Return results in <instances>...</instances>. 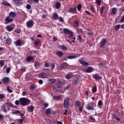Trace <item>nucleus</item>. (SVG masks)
<instances>
[{
  "instance_id": "nucleus-1",
  "label": "nucleus",
  "mask_w": 124,
  "mask_h": 124,
  "mask_svg": "<svg viewBox=\"0 0 124 124\" xmlns=\"http://www.w3.org/2000/svg\"><path fill=\"white\" fill-rule=\"evenodd\" d=\"M19 102L22 106H27L31 103V101L26 98H21L19 99Z\"/></svg>"
},
{
  "instance_id": "nucleus-2",
  "label": "nucleus",
  "mask_w": 124,
  "mask_h": 124,
  "mask_svg": "<svg viewBox=\"0 0 124 124\" xmlns=\"http://www.w3.org/2000/svg\"><path fill=\"white\" fill-rule=\"evenodd\" d=\"M14 21V19L11 18L9 16H7L4 20V24L5 25H7V24H10V23H11Z\"/></svg>"
},
{
  "instance_id": "nucleus-3",
  "label": "nucleus",
  "mask_w": 124,
  "mask_h": 124,
  "mask_svg": "<svg viewBox=\"0 0 124 124\" xmlns=\"http://www.w3.org/2000/svg\"><path fill=\"white\" fill-rule=\"evenodd\" d=\"M63 33L64 34H70V37H72L73 36V34L71 31L68 29L65 28L63 30Z\"/></svg>"
},
{
  "instance_id": "nucleus-4",
  "label": "nucleus",
  "mask_w": 124,
  "mask_h": 124,
  "mask_svg": "<svg viewBox=\"0 0 124 124\" xmlns=\"http://www.w3.org/2000/svg\"><path fill=\"white\" fill-rule=\"evenodd\" d=\"M69 104V98H66L64 100L63 106L65 109H68V105Z\"/></svg>"
},
{
  "instance_id": "nucleus-5",
  "label": "nucleus",
  "mask_w": 124,
  "mask_h": 124,
  "mask_svg": "<svg viewBox=\"0 0 124 124\" xmlns=\"http://www.w3.org/2000/svg\"><path fill=\"white\" fill-rule=\"evenodd\" d=\"M34 25V21L31 20H29L26 22V26L27 28H32V27H33Z\"/></svg>"
},
{
  "instance_id": "nucleus-6",
  "label": "nucleus",
  "mask_w": 124,
  "mask_h": 124,
  "mask_svg": "<svg viewBox=\"0 0 124 124\" xmlns=\"http://www.w3.org/2000/svg\"><path fill=\"white\" fill-rule=\"evenodd\" d=\"M2 82L3 83V84H9L10 83V78L8 77H4L2 79Z\"/></svg>"
},
{
  "instance_id": "nucleus-7",
  "label": "nucleus",
  "mask_w": 124,
  "mask_h": 124,
  "mask_svg": "<svg viewBox=\"0 0 124 124\" xmlns=\"http://www.w3.org/2000/svg\"><path fill=\"white\" fill-rule=\"evenodd\" d=\"M87 108L88 110H94V107L93 106V104L92 103H89L87 105Z\"/></svg>"
},
{
  "instance_id": "nucleus-8",
  "label": "nucleus",
  "mask_w": 124,
  "mask_h": 124,
  "mask_svg": "<svg viewBox=\"0 0 124 124\" xmlns=\"http://www.w3.org/2000/svg\"><path fill=\"white\" fill-rule=\"evenodd\" d=\"M106 43H107V40L106 38L103 39L100 46V48H103V47L105 46Z\"/></svg>"
},
{
  "instance_id": "nucleus-9",
  "label": "nucleus",
  "mask_w": 124,
  "mask_h": 124,
  "mask_svg": "<svg viewBox=\"0 0 124 124\" xmlns=\"http://www.w3.org/2000/svg\"><path fill=\"white\" fill-rule=\"evenodd\" d=\"M67 66H69V65L68 64V63H67V62H63L61 65L60 70H62V69L63 68H65L66 67H67Z\"/></svg>"
},
{
  "instance_id": "nucleus-10",
  "label": "nucleus",
  "mask_w": 124,
  "mask_h": 124,
  "mask_svg": "<svg viewBox=\"0 0 124 124\" xmlns=\"http://www.w3.org/2000/svg\"><path fill=\"white\" fill-rule=\"evenodd\" d=\"M76 11H77V7H75L74 8H70L68 11V12H69V13H72L73 14V13H75L76 12Z\"/></svg>"
},
{
  "instance_id": "nucleus-11",
  "label": "nucleus",
  "mask_w": 124,
  "mask_h": 124,
  "mask_svg": "<svg viewBox=\"0 0 124 124\" xmlns=\"http://www.w3.org/2000/svg\"><path fill=\"white\" fill-rule=\"evenodd\" d=\"M5 43L7 45H11L12 44V40L10 38H7L5 40Z\"/></svg>"
},
{
  "instance_id": "nucleus-12",
  "label": "nucleus",
  "mask_w": 124,
  "mask_h": 124,
  "mask_svg": "<svg viewBox=\"0 0 124 124\" xmlns=\"http://www.w3.org/2000/svg\"><path fill=\"white\" fill-rule=\"evenodd\" d=\"M38 77L39 78L44 79L45 78H47V74L44 73H41L38 75Z\"/></svg>"
},
{
  "instance_id": "nucleus-13",
  "label": "nucleus",
  "mask_w": 124,
  "mask_h": 124,
  "mask_svg": "<svg viewBox=\"0 0 124 124\" xmlns=\"http://www.w3.org/2000/svg\"><path fill=\"white\" fill-rule=\"evenodd\" d=\"M26 61L27 62H31L34 61V58H33L32 56H29L26 58Z\"/></svg>"
},
{
  "instance_id": "nucleus-14",
  "label": "nucleus",
  "mask_w": 124,
  "mask_h": 124,
  "mask_svg": "<svg viewBox=\"0 0 124 124\" xmlns=\"http://www.w3.org/2000/svg\"><path fill=\"white\" fill-rule=\"evenodd\" d=\"M58 48L61 49V50H62V51H66L67 50H68L67 47L64 45H59Z\"/></svg>"
},
{
  "instance_id": "nucleus-15",
  "label": "nucleus",
  "mask_w": 124,
  "mask_h": 124,
  "mask_svg": "<svg viewBox=\"0 0 124 124\" xmlns=\"http://www.w3.org/2000/svg\"><path fill=\"white\" fill-rule=\"evenodd\" d=\"M33 110H34V107L33 106H29L27 108V110L29 113H32V112H33Z\"/></svg>"
},
{
  "instance_id": "nucleus-16",
  "label": "nucleus",
  "mask_w": 124,
  "mask_h": 124,
  "mask_svg": "<svg viewBox=\"0 0 124 124\" xmlns=\"http://www.w3.org/2000/svg\"><path fill=\"white\" fill-rule=\"evenodd\" d=\"M93 76L95 80H100L102 79V77L101 76H99V75L98 74H94Z\"/></svg>"
},
{
  "instance_id": "nucleus-17",
  "label": "nucleus",
  "mask_w": 124,
  "mask_h": 124,
  "mask_svg": "<svg viewBox=\"0 0 124 124\" xmlns=\"http://www.w3.org/2000/svg\"><path fill=\"white\" fill-rule=\"evenodd\" d=\"M78 57H80V54H78L75 56H69L67 57V59H68V60H73L76 59V58H78Z\"/></svg>"
},
{
  "instance_id": "nucleus-18",
  "label": "nucleus",
  "mask_w": 124,
  "mask_h": 124,
  "mask_svg": "<svg viewBox=\"0 0 124 124\" xmlns=\"http://www.w3.org/2000/svg\"><path fill=\"white\" fill-rule=\"evenodd\" d=\"M16 13L14 12H11L9 13V16L11 17V18H12V19H13V18H15V17H16Z\"/></svg>"
},
{
  "instance_id": "nucleus-19",
  "label": "nucleus",
  "mask_w": 124,
  "mask_h": 124,
  "mask_svg": "<svg viewBox=\"0 0 124 124\" xmlns=\"http://www.w3.org/2000/svg\"><path fill=\"white\" fill-rule=\"evenodd\" d=\"M86 32L88 35H93V31L91 30L90 29H86Z\"/></svg>"
},
{
  "instance_id": "nucleus-20",
  "label": "nucleus",
  "mask_w": 124,
  "mask_h": 124,
  "mask_svg": "<svg viewBox=\"0 0 124 124\" xmlns=\"http://www.w3.org/2000/svg\"><path fill=\"white\" fill-rule=\"evenodd\" d=\"M79 63L84 66H89V63L85 62L84 60H80Z\"/></svg>"
},
{
  "instance_id": "nucleus-21",
  "label": "nucleus",
  "mask_w": 124,
  "mask_h": 124,
  "mask_svg": "<svg viewBox=\"0 0 124 124\" xmlns=\"http://www.w3.org/2000/svg\"><path fill=\"white\" fill-rule=\"evenodd\" d=\"M14 44H15L16 46L18 47V46L22 45V42L20 40H18L14 42Z\"/></svg>"
},
{
  "instance_id": "nucleus-22",
  "label": "nucleus",
  "mask_w": 124,
  "mask_h": 124,
  "mask_svg": "<svg viewBox=\"0 0 124 124\" xmlns=\"http://www.w3.org/2000/svg\"><path fill=\"white\" fill-rule=\"evenodd\" d=\"M93 69L91 66L88 67L85 70V72H86V73H91V72H93Z\"/></svg>"
},
{
  "instance_id": "nucleus-23",
  "label": "nucleus",
  "mask_w": 124,
  "mask_h": 124,
  "mask_svg": "<svg viewBox=\"0 0 124 124\" xmlns=\"http://www.w3.org/2000/svg\"><path fill=\"white\" fill-rule=\"evenodd\" d=\"M36 89H37V85H36V84L34 83L31 85L30 90L33 91L34 90H36Z\"/></svg>"
},
{
  "instance_id": "nucleus-24",
  "label": "nucleus",
  "mask_w": 124,
  "mask_h": 124,
  "mask_svg": "<svg viewBox=\"0 0 124 124\" xmlns=\"http://www.w3.org/2000/svg\"><path fill=\"white\" fill-rule=\"evenodd\" d=\"M44 13H45V14H43L42 15V19H46V18H47V17H48V13H47L46 10H44Z\"/></svg>"
},
{
  "instance_id": "nucleus-25",
  "label": "nucleus",
  "mask_w": 124,
  "mask_h": 124,
  "mask_svg": "<svg viewBox=\"0 0 124 124\" xmlns=\"http://www.w3.org/2000/svg\"><path fill=\"white\" fill-rule=\"evenodd\" d=\"M57 56L58 57H60V58H62V56H63V52L62 51H58L56 52Z\"/></svg>"
},
{
  "instance_id": "nucleus-26",
  "label": "nucleus",
  "mask_w": 124,
  "mask_h": 124,
  "mask_svg": "<svg viewBox=\"0 0 124 124\" xmlns=\"http://www.w3.org/2000/svg\"><path fill=\"white\" fill-rule=\"evenodd\" d=\"M62 81H61V80H59L58 82H57V89H61L62 88Z\"/></svg>"
},
{
  "instance_id": "nucleus-27",
  "label": "nucleus",
  "mask_w": 124,
  "mask_h": 124,
  "mask_svg": "<svg viewBox=\"0 0 124 124\" xmlns=\"http://www.w3.org/2000/svg\"><path fill=\"white\" fill-rule=\"evenodd\" d=\"M6 30L8 31H12L14 30V28L12 26H8L6 27Z\"/></svg>"
},
{
  "instance_id": "nucleus-28",
  "label": "nucleus",
  "mask_w": 124,
  "mask_h": 124,
  "mask_svg": "<svg viewBox=\"0 0 124 124\" xmlns=\"http://www.w3.org/2000/svg\"><path fill=\"white\" fill-rule=\"evenodd\" d=\"M118 10V8H112L111 10V14H113L114 15H116V13H117V11Z\"/></svg>"
},
{
  "instance_id": "nucleus-29",
  "label": "nucleus",
  "mask_w": 124,
  "mask_h": 124,
  "mask_svg": "<svg viewBox=\"0 0 124 124\" xmlns=\"http://www.w3.org/2000/svg\"><path fill=\"white\" fill-rule=\"evenodd\" d=\"M1 109L4 113H7V109H6V108L5 107V105L4 104L2 105Z\"/></svg>"
},
{
  "instance_id": "nucleus-30",
  "label": "nucleus",
  "mask_w": 124,
  "mask_h": 124,
  "mask_svg": "<svg viewBox=\"0 0 124 124\" xmlns=\"http://www.w3.org/2000/svg\"><path fill=\"white\" fill-rule=\"evenodd\" d=\"M34 43L35 46H37V45H39V44H40V40H39V39L35 40L34 41Z\"/></svg>"
},
{
  "instance_id": "nucleus-31",
  "label": "nucleus",
  "mask_w": 124,
  "mask_h": 124,
  "mask_svg": "<svg viewBox=\"0 0 124 124\" xmlns=\"http://www.w3.org/2000/svg\"><path fill=\"white\" fill-rule=\"evenodd\" d=\"M53 98L55 99V100H61V95H54Z\"/></svg>"
},
{
  "instance_id": "nucleus-32",
  "label": "nucleus",
  "mask_w": 124,
  "mask_h": 124,
  "mask_svg": "<svg viewBox=\"0 0 124 124\" xmlns=\"http://www.w3.org/2000/svg\"><path fill=\"white\" fill-rule=\"evenodd\" d=\"M14 3L16 4V5H19L21 3V0H13Z\"/></svg>"
},
{
  "instance_id": "nucleus-33",
  "label": "nucleus",
  "mask_w": 124,
  "mask_h": 124,
  "mask_svg": "<svg viewBox=\"0 0 124 124\" xmlns=\"http://www.w3.org/2000/svg\"><path fill=\"white\" fill-rule=\"evenodd\" d=\"M82 104V103H81V102L79 101H76L75 103V106H77L78 107L79 106H80V105Z\"/></svg>"
},
{
  "instance_id": "nucleus-34",
  "label": "nucleus",
  "mask_w": 124,
  "mask_h": 124,
  "mask_svg": "<svg viewBox=\"0 0 124 124\" xmlns=\"http://www.w3.org/2000/svg\"><path fill=\"white\" fill-rule=\"evenodd\" d=\"M53 17L54 20H58L59 19V15L57 13H54Z\"/></svg>"
},
{
  "instance_id": "nucleus-35",
  "label": "nucleus",
  "mask_w": 124,
  "mask_h": 124,
  "mask_svg": "<svg viewBox=\"0 0 124 124\" xmlns=\"http://www.w3.org/2000/svg\"><path fill=\"white\" fill-rule=\"evenodd\" d=\"M48 80L50 84H55V83H56V79H54L53 78H50Z\"/></svg>"
},
{
  "instance_id": "nucleus-36",
  "label": "nucleus",
  "mask_w": 124,
  "mask_h": 124,
  "mask_svg": "<svg viewBox=\"0 0 124 124\" xmlns=\"http://www.w3.org/2000/svg\"><path fill=\"white\" fill-rule=\"evenodd\" d=\"M77 33H79V34H83V31H82L81 29H78L77 30Z\"/></svg>"
},
{
  "instance_id": "nucleus-37",
  "label": "nucleus",
  "mask_w": 124,
  "mask_h": 124,
  "mask_svg": "<svg viewBox=\"0 0 124 124\" xmlns=\"http://www.w3.org/2000/svg\"><path fill=\"white\" fill-rule=\"evenodd\" d=\"M55 7L57 9H59L60 7H61V3L57 2L55 4Z\"/></svg>"
},
{
  "instance_id": "nucleus-38",
  "label": "nucleus",
  "mask_w": 124,
  "mask_h": 124,
  "mask_svg": "<svg viewBox=\"0 0 124 124\" xmlns=\"http://www.w3.org/2000/svg\"><path fill=\"white\" fill-rule=\"evenodd\" d=\"M120 28H121V25L118 24L115 26L114 30L115 31H119V30H120Z\"/></svg>"
},
{
  "instance_id": "nucleus-39",
  "label": "nucleus",
  "mask_w": 124,
  "mask_h": 124,
  "mask_svg": "<svg viewBox=\"0 0 124 124\" xmlns=\"http://www.w3.org/2000/svg\"><path fill=\"white\" fill-rule=\"evenodd\" d=\"M104 9H105V6H102L100 9V14H102V15L103 14Z\"/></svg>"
},
{
  "instance_id": "nucleus-40",
  "label": "nucleus",
  "mask_w": 124,
  "mask_h": 124,
  "mask_svg": "<svg viewBox=\"0 0 124 124\" xmlns=\"http://www.w3.org/2000/svg\"><path fill=\"white\" fill-rule=\"evenodd\" d=\"M5 98V95L4 94H0V100Z\"/></svg>"
},
{
  "instance_id": "nucleus-41",
  "label": "nucleus",
  "mask_w": 124,
  "mask_h": 124,
  "mask_svg": "<svg viewBox=\"0 0 124 124\" xmlns=\"http://www.w3.org/2000/svg\"><path fill=\"white\" fill-rule=\"evenodd\" d=\"M30 53L31 54V55H32V54L33 55H36V54L37 53H38V51H36V50H31L30 51Z\"/></svg>"
},
{
  "instance_id": "nucleus-42",
  "label": "nucleus",
  "mask_w": 124,
  "mask_h": 124,
  "mask_svg": "<svg viewBox=\"0 0 124 124\" xmlns=\"http://www.w3.org/2000/svg\"><path fill=\"white\" fill-rule=\"evenodd\" d=\"M46 115H51V109L47 108L46 109Z\"/></svg>"
},
{
  "instance_id": "nucleus-43",
  "label": "nucleus",
  "mask_w": 124,
  "mask_h": 124,
  "mask_svg": "<svg viewBox=\"0 0 124 124\" xmlns=\"http://www.w3.org/2000/svg\"><path fill=\"white\" fill-rule=\"evenodd\" d=\"M16 114H21L20 110H16L15 111L12 112L13 115H16Z\"/></svg>"
},
{
  "instance_id": "nucleus-44",
  "label": "nucleus",
  "mask_w": 124,
  "mask_h": 124,
  "mask_svg": "<svg viewBox=\"0 0 124 124\" xmlns=\"http://www.w3.org/2000/svg\"><path fill=\"white\" fill-rule=\"evenodd\" d=\"M92 92L93 93H96L97 91V88H96V86H93V89H92Z\"/></svg>"
},
{
  "instance_id": "nucleus-45",
  "label": "nucleus",
  "mask_w": 124,
  "mask_h": 124,
  "mask_svg": "<svg viewBox=\"0 0 124 124\" xmlns=\"http://www.w3.org/2000/svg\"><path fill=\"white\" fill-rule=\"evenodd\" d=\"M2 5H4V6H11L9 3H7L6 2H3Z\"/></svg>"
},
{
  "instance_id": "nucleus-46",
  "label": "nucleus",
  "mask_w": 124,
  "mask_h": 124,
  "mask_svg": "<svg viewBox=\"0 0 124 124\" xmlns=\"http://www.w3.org/2000/svg\"><path fill=\"white\" fill-rule=\"evenodd\" d=\"M113 117H114V119H115V120H116L117 122H120V121H121V119H120V118L117 117L116 115H113Z\"/></svg>"
},
{
  "instance_id": "nucleus-47",
  "label": "nucleus",
  "mask_w": 124,
  "mask_h": 124,
  "mask_svg": "<svg viewBox=\"0 0 124 124\" xmlns=\"http://www.w3.org/2000/svg\"><path fill=\"white\" fill-rule=\"evenodd\" d=\"M82 8V5L81 4H79L78 6H77V9L78 11H80L81 10Z\"/></svg>"
},
{
  "instance_id": "nucleus-48",
  "label": "nucleus",
  "mask_w": 124,
  "mask_h": 124,
  "mask_svg": "<svg viewBox=\"0 0 124 124\" xmlns=\"http://www.w3.org/2000/svg\"><path fill=\"white\" fill-rule=\"evenodd\" d=\"M74 25L76 26V27H78V26H79V21H77V20H75L74 22Z\"/></svg>"
},
{
  "instance_id": "nucleus-49",
  "label": "nucleus",
  "mask_w": 124,
  "mask_h": 124,
  "mask_svg": "<svg viewBox=\"0 0 124 124\" xmlns=\"http://www.w3.org/2000/svg\"><path fill=\"white\" fill-rule=\"evenodd\" d=\"M7 90L8 92V93H13V91H12V90L9 89L10 88V87L9 86H7Z\"/></svg>"
},
{
  "instance_id": "nucleus-50",
  "label": "nucleus",
  "mask_w": 124,
  "mask_h": 124,
  "mask_svg": "<svg viewBox=\"0 0 124 124\" xmlns=\"http://www.w3.org/2000/svg\"><path fill=\"white\" fill-rule=\"evenodd\" d=\"M0 65L1 67L4 65V60H0Z\"/></svg>"
},
{
  "instance_id": "nucleus-51",
  "label": "nucleus",
  "mask_w": 124,
  "mask_h": 124,
  "mask_svg": "<svg viewBox=\"0 0 124 124\" xmlns=\"http://www.w3.org/2000/svg\"><path fill=\"white\" fill-rule=\"evenodd\" d=\"M6 104L8 106H11L12 107H13V104H12V103H11L10 102H8L6 103Z\"/></svg>"
},
{
  "instance_id": "nucleus-52",
  "label": "nucleus",
  "mask_w": 124,
  "mask_h": 124,
  "mask_svg": "<svg viewBox=\"0 0 124 124\" xmlns=\"http://www.w3.org/2000/svg\"><path fill=\"white\" fill-rule=\"evenodd\" d=\"M77 39L79 42H82V37L80 35L78 36Z\"/></svg>"
},
{
  "instance_id": "nucleus-53",
  "label": "nucleus",
  "mask_w": 124,
  "mask_h": 124,
  "mask_svg": "<svg viewBox=\"0 0 124 124\" xmlns=\"http://www.w3.org/2000/svg\"><path fill=\"white\" fill-rule=\"evenodd\" d=\"M34 66L36 68L37 66H39V63H38V62H35L34 64Z\"/></svg>"
},
{
  "instance_id": "nucleus-54",
  "label": "nucleus",
  "mask_w": 124,
  "mask_h": 124,
  "mask_svg": "<svg viewBox=\"0 0 124 124\" xmlns=\"http://www.w3.org/2000/svg\"><path fill=\"white\" fill-rule=\"evenodd\" d=\"M11 70V68H10V67H9L6 70V73H9Z\"/></svg>"
},
{
  "instance_id": "nucleus-55",
  "label": "nucleus",
  "mask_w": 124,
  "mask_h": 124,
  "mask_svg": "<svg viewBox=\"0 0 124 124\" xmlns=\"http://www.w3.org/2000/svg\"><path fill=\"white\" fill-rule=\"evenodd\" d=\"M24 122V120L23 119H19L18 120V124H23V122Z\"/></svg>"
},
{
  "instance_id": "nucleus-56",
  "label": "nucleus",
  "mask_w": 124,
  "mask_h": 124,
  "mask_svg": "<svg viewBox=\"0 0 124 124\" xmlns=\"http://www.w3.org/2000/svg\"><path fill=\"white\" fill-rule=\"evenodd\" d=\"M26 8L27 9H28L29 10H30V9L31 8V6L30 4H28L26 5Z\"/></svg>"
},
{
  "instance_id": "nucleus-57",
  "label": "nucleus",
  "mask_w": 124,
  "mask_h": 124,
  "mask_svg": "<svg viewBox=\"0 0 124 124\" xmlns=\"http://www.w3.org/2000/svg\"><path fill=\"white\" fill-rule=\"evenodd\" d=\"M20 117L21 118V119L25 120V114H23L21 112H20Z\"/></svg>"
},
{
  "instance_id": "nucleus-58",
  "label": "nucleus",
  "mask_w": 124,
  "mask_h": 124,
  "mask_svg": "<svg viewBox=\"0 0 124 124\" xmlns=\"http://www.w3.org/2000/svg\"><path fill=\"white\" fill-rule=\"evenodd\" d=\"M78 82V79H75L73 81V85H77V83Z\"/></svg>"
},
{
  "instance_id": "nucleus-59",
  "label": "nucleus",
  "mask_w": 124,
  "mask_h": 124,
  "mask_svg": "<svg viewBox=\"0 0 124 124\" xmlns=\"http://www.w3.org/2000/svg\"><path fill=\"white\" fill-rule=\"evenodd\" d=\"M120 23H124V15L122 16V17L121 19L120 20Z\"/></svg>"
},
{
  "instance_id": "nucleus-60",
  "label": "nucleus",
  "mask_w": 124,
  "mask_h": 124,
  "mask_svg": "<svg viewBox=\"0 0 124 124\" xmlns=\"http://www.w3.org/2000/svg\"><path fill=\"white\" fill-rule=\"evenodd\" d=\"M71 75H67L65 77L66 79H69L71 78Z\"/></svg>"
},
{
  "instance_id": "nucleus-61",
  "label": "nucleus",
  "mask_w": 124,
  "mask_h": 124,
  "mask_svg": "<svg viewBox=\"0 0 124 124\" xmlns=\"http://www.w3.org/2000/svg\"><path fill=\"white\" fill-rule=\"evenodd\" d=\"M78 110L79 111V112H83V107H81V106H79L78 107Z\"/></svg>"
},
{
  "instance_id": "nucleus-62",
  "label": "nucleus",
  "mask_w": 124,
  "mask_h": 124,
  "mask_svg": "<svg viewBox=\"0 0 124 124\" xmlns=\"http://www.w3.org/2000/svg\"><path fill=\"white\" fill-rule=\"evenodd\" d=\"M103 104L102 101L101 100H99L98 102V106H101Z\"/></svg>"
},
{
  "instance_id": "nucleus-63",
  "label": "nucleus",
  "mask_w": 124,
  "mask_h": 124,
  "mask_svg": "<svg viewBox=\"0 0 124 124\" xmlns=\"http://www.w3.org/2000/svg\"><path fill=\"white\" fill-rule=\"evenodd\" d=\"M32 2H34L35 3H38L39 2V0H31Z\"/></svg>"
},
{
  "instance_id": "nucleus-64",
  "label": "nucleus",
  "mask_w": 124,
  "mask_h": 124,
  "mask_svg": "<svg viewBox=\"0 0 124 124\" xmlns=\"http://www.w3.org/2000/svg\"><path fill=\"white\" fill-rule=\"evenodd\" d=\"M59 19L60 22H64V21L63 20V19H62V16L59 17V18H58Z\"/></svg>"
}]
</instances>
